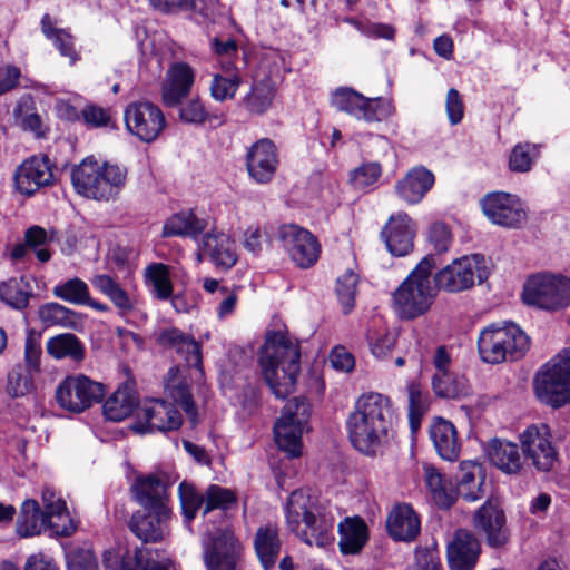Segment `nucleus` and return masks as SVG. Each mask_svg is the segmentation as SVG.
<instances>
[{
	"label": "nucleus",
	"instance_id": "obj_1",
	"mask_svg": "<svg viewBox=\"0 0 570 570\" xmlns=\"http://www.w3.org/2000/svg\"><path fill=\"white\" fill-rule=\"evenodd\" d=\"M394 419L387 396L374 392L361 395L346 422L351 443L368 456L382 453L389 443Z\"/></svg>",
	"mask_w": 570,
	"mask_h": 570
},
{
	"label": "nucleus",
	"instance_id": "obj_2",
	"mask_svg": "<svg viewBox=\"0 0 570 570\" xmlns=\"http://www.w3.org/2000/svg\"><path fill=\"white\" fill-rule=\"evenodd\" d=\"M301 347L288 333H268L261 348L259 364L263 376L272 393L284 399L295 387L301 371Z\"/></svg>",
	"mask_w": 570,
	"mask_h": 570
},
{
	"label": "nucleus",
	"instance_id": "obj_3",
	"mask_svg": "<svg viewBox=\"0 0 570 570\" xmlns=\"http://www.w3.org/2000/svg\"><path fill=\"white\" fill-rule=\"evenodd\" d=\"M128 178L126 166L99 161L94 156L83 158L71 169V184L76 193L97 202H115L124 190Z\"/></svg>",
	"mask_w": 570,
	"mask_h": 570
},
{
	"label": "nucleus",
	"instance_id": "obj_4",
	"mask_svg": "<svg viewBox=\"0 0 570 570\" xmlns=\"http://www.w3.org/2000/svg\"><path fill=\"white\" fill-rule=\"evenodd\" d=\"M285 519L288 530L308 546L324 548L334 540V518L326 514L316 499L302 489L288 497Z\"/></svg>",
	"mask_w": 570,
	"mask_h": 570
},
{
	"label": "nucleus",
	"instance_id": "obj_5",
	"mask_svg": "<svg viewBox=\"0 0 570 570\" xmlns=\"http://www.w3.org/2000/svg\"><path fill=\"white\" fill-rule=\"evenodd\" d=\"M435 267L434 255L425 256L393 293L394 308L402 318L414 320L430 311L438 295L432 278Z\"/></svg>",
	"mask_w": 570,
	"mask_h": 570
},
{
	"label": "nucleus",
	"instance_id": "obj_6",
	"mask_svg": "<svg viewBox=\"0 0 570 570\" xmlns=\"http://www.w3.org/2000/svg\"><path fill=\"white\" fill-rule=\"evenodd\" d=\"M528 335L514 323H493L484 327L478 338V351L483 362L499 364L518 360L529 350Z\"/></svg>",
	"mask_w": 570,
	"mask_h": 570
},
{
	"label": "nucleus",
	"instance_id": "obj_7",
	"mask_svg": "<svg viewBox=\"0 0 570 570\" xmlns=\"http://www.w3.org/2000/svg\"><path fill=\"white\" fill-rule=\"evenodd\" d=\"M522 299L539 309L562 311L570 306V278L549 272L534 274L524 284Z\"/></svg>",
	"mask_w": 570,
	"mask_h": 570
},
{
	"label": "nucleus",
	"instance_id": "obj_8",
	"mask_svg": "<svg viewBox=\"0 0 570 570\" xmlns=\"http://www.w3.org/2000/svg\"><path fill=\"white\" fill-rule=\"evenodd\" d=\"M534 389L537 397L553 407L570 402V347L541 367L534 380Z\"/></svg>",
	"mask_w": 570,
	"mask_h": 570
},
{
	"label": "nucleus",
	"instance_id": "obj_9",
	"mask_svg": "<svg viewBox=\"0 0 570 570\" xmlns=\"http://www.w3.org/2000/svg\"><path fill=\"white\" fill-rule=\"evenodd\" d=\"M309 404L304 397L289 400L274 425L275 441L289 458L302 455V435L309 419Z\"/></svg>",
	"mask_w": 570,
	"mask_h": 570
},
{
	"label": "nucleus",
	"instance_id": "obj_10",
	"mask_svg": "<svg viewBox=\"0 0 570 570\" xmlns=\"http://www.w3.org/2000/svg\"><path fill=\"white\" fill-rule=\"evenodd\" d=\"M488 276L489 269L484 256L474 254L452 261L435 274L433 281L438 291L459 293L473 287L475 281L484 282Z\"/></svg>",
	"mask_w": 570,
	"mask_h": 570
},
{
	"label": "nucleus",
	"instance_id": "obj_11",
	"mask_svg": "<svg viewBox=\"0 0 570 570\" xmlns=\"http://www.w3.org/2000/svg\"><path fill=\"white\" fill-rule=\"evenodd\" d=\"M106 394L102 383L83 374L65 377L56 389L57 404L65 411L79 414L101 402Z\"/></svg>",
	"mask_w": 570,
	"mask_h": 570
},
{
	"label": "nucleus",
	"instance_id": "obj_12",
	"mask_svg": "<svg viewBox=\"0 0 570 570\" xmlns=\"http://www.w3.org/2000/svg\"><path fill=\"white\" fill-rule=\"evenodd\" d=\"M207 570H240L243 547L229 529L207 533L202 540Z\"/></svg>",
	"mask_w": 570,
	"mask_h": 570
},
{
	"label": "nucleus",
	"instance_id": "obj_13",
	"mask_svg": "<svg viewBox=\"0 0 570 570\" xmlns=\"http://www.w3.org/2000/svg\"><path fill=\"white\" fill-rule=\"evenodd\" d=\"M332 105L358 120L366 122L382 121L394 112L389 100L366 98L350 88H340L332 96Z\"/></svg>",
	"mask_w": 570,
	"mask_h": 570
},
{
	"label": "nucleus",
	"instance_id": "obj_14",
	"mask_svg": "<svg viewBox=\"0 0 570 570\" xmlns=\"http://www.w3.org/2000/svg\"><path fill=\"white\" fill-rule=\"evenodd\" d=\"M126 129L139 140H156L166 127V117L161 109L150 101L129 104L124 112Z\"/></svg>",
	"mask_w": 570,
	"mask_h": 570
},
{
	"label": "nucleus",
	"instance_id": "obj_15",
	"mask_svg": "<svg viewBox=\"0 0 570 570\" xmlns=\"http://www.w3.org/2000/svg\"><path fill=\"white\" fill-rule=\"evenodd\" d=\"M474 530L484 537L485 543L493 549L507 546L511 538L507 515L500 502L488 499L472 517Z\"/></svg>",
	"mask_w": 570,
	"mask_h": 570
},
{
	"label": "nucleus",
	"instance_id": "obj_16",
	"mask_svg": "<svg viewBox=\"0 0 570 570\" xmlns=\"http://www.w3.org/2000/svg\"><path fill=\"white\" fill-rule=\"evenodd\" d=\"M481 207L487 218L495 225L519 228L527 220V213L520 198L515 195L494 191L481 199Z\"/></svg>",
	"mask_w": 570,
	"mask_h": 570
},
{
	"label": "nucleus",
	"instance_id": "obj_17",
	"mask_svg": "<svg viewBox=\"0 0 570 570\" xmlns=\"http://www.w3.org/2000/svg\"><path fill=\"white\" fill-rule=\"evenodd\" d=\"M137 419L132 430L140 434L174 431L183 423L181 415L175 406L163 400L145 401L138 407Z\"/></svg>",
	"mask_w": 570,
	"mask_h": 570
},
{
	"label": "nucleus",
	"instance_id": "obj_18",
	"mask_svg": "<svg viewBox=\"0 0 570 570\" xmlns=\"http://www.w3.org/2000/svg\"><path fill=\"white\" fill-rule=\"evenodd\" d=\"M520 442L524 455L531 460L532 465L538 471L548 472L553 468L558 453L552 445L548 425L528 426L520 434Z\"/></svg>",
	"mask_w": 570,
	"mask_h": 570
},
{
	"label": "nucleus",
	"instance_id": "obj_19",
	"mask_svg": "<svg viewBox=\"0 0 570 570\" xmlns=\"http://www.w3.org/2000/svg\"><path fill=\"white\" fill-rule=\"evenodd\" d=\"M278 149L269 138L254 142L246 153V170L252 180L259 185L269 184L278 169Z\"/></svg>",
	"mask_w": 570,
	"mask_h": 570
},
{
	"label": "nucleus",
	"instance_id": "obj_20",
	"mask_svg": "<svg viewBox=\"0 0 570 570\" xmlns=\"http://www.w3.org/2000/svg\"><path fill=\"white\" fill-rule=\"evenodd\" d=\"M279 238L297 266L307 268L317 262L321 245L308 230L297 225H285L279 230Z\"/></svg>",
	"mask_w": 570,
	"mask_h": 570
},
{
	"label": "nucleus",
	"instance_id": "obj_21",
	"mask_svg": "<svg viewBox=\"0 0 570 570\" xmlns=\"http://www.w3.org/2000/svg\"><path fill=\"white\" fill-rule=\"evenodd\" d=\"M153 338L158 346L175 351L188 366L203 373L202 348L191 335L174 326H164L154 331Z\"/></svg>",
	"mask_w": 570,
	"mask_h": 570
},
{
	"label": "nucleus",
	"instance_id": "obj_22",
	"mask_svg": "<svg viewBox=\"0 0 570 570\" xmlns=\"http://www.w3.org/2000/svg\"><path fill=\"white\" fill-rule=\"evenodd\" d=\"M53 179L52 164L47 155L30 157L18 167L14 175L17 189L28 196L52 185Z\"/></svg>",
	"mask_w": 570,
	"mask_h": 570
},
{
	"label": "nucleus",
	"instance_id": "obj_23",
	"mask_svg": "<svg viewBox=\"0 0 570 570\" xmlns=\"http://www.w3.org/2000/svg\"><path fill=\"white\" fill-rule=\"evenodd\" d=\"M481 553L479 539L466 529H458L448 543L450 570H473Z\"/></svg>",
	"mask_w": 570,
	"mask_h": 570
},
{
	"label": "nucleus",
	"instance_id": "obj_24",
	"mask_svg": "<svg viewBox=\"0 0 570 570\" xmlns=\"http://www.w3.org/2000/svg\"><path fill=\"white\" fill-rule=\"evenodd\" d=\"M171 510L136 512L129 521L131 532L145 543H157L169 534Z\"/></svg>",
	"mask_w": 570,
	"mask_h": 570
},
{
	"label": "nucleus",
	"instance_id": "obj_25",
	"mask_svg": "<svg viewBox=\"0 0 570 570\" xmlns=\"http://www.w3.org/2000/svg\"><path fill=\"white\" fill-rule=\"evenodd\" d=\"M415 232V223L406 213L400 212L389 218L382 237L392 255L405 256L413 248Z\"/></svg>",
	"mask_w": 570,
	"mask_h": 570
},
{
	"label": "nucleus",
	"instance_id": "obj_26",
	"mask_svg": "<svg viewBox=\"0 0 570 570\" xmlns=\"http://www.w3.org/2000/svg\"><path fill=\"white\" fill-rule=\"evenodd\" d=\"M195 81L193 68L185 62H175L167 70L161 83V99L167 107H177L191 91Z\"/></svg>",
	"mask_w": 570,
	"mask_h": 570
},
{
	"label": "nucleus",
	"instance_id": "obj_27",
	"mask_svg": "<svg viewBox=\"0 0 570 570\" xmlns=\"http://www.w3.org/2000/svg\"><path fill=\"white\" fill-rule=\"evenodd\" d=\"M203 257L209 258L219 268L229 269L237 262L235 243L222 232H208L199 245L198 261Z\"/></svg>",
	"mask_w": 570,
	"mask_h": 570
},
{
	"label": "nucleus",
	"instance_id": "obj_28",
	"mask_svg": "<svg viewBox=\"0 0 570 570\" xmlns=\"http://www.w3.org/2000/svg\"><path fill=\"white\" fill-rule=\"evenodd\" d=\"M386 529L393 540L411 542L420 533L421 521L410 504L401 503L395 505L389 513Z\"/></svg>",
	"mask_w": 570,
	"mask_h": 570
},
{
	"label": "nucleus",
	"instance_id": "obj_29",
	"mask_svg": "<svg viewBox=\"0 0 570 570\" xmlns=\"http://www.w3.org/2000/svg\"><path fill=\"white\" fill-rule=\"evenodd\" d=\"M135 500L147 510H170L167 483L157 475L138 476L131 487Z\"/></svg>",
	"mask_w": 570,
	"mask_h": 570
},
{
	"label": "nucleus",
	"instance_id": "obj_30",
	"mask_svg": "<svg viewBox=\"0 0 570 570\" xmlns=\"http://www.w3.org/2000/svg\"><path fill=\"white\" fill-rule=\"evenodd\" d=\"M435 181L432 171L425 167H414L395 184L397 196L410 205L420 203Z\"/></svg>",
	"mask_w": 570,
	"mask_h": 570
},
{
	"label": "nucleus",
	"instance_id": "obj_31",
	"mask_svg": "<svg viewBox=\"0 0 570 570\" xmlns=\"http://www.w3.org/2000/svg\"><path fill=\"white\" fill-rule=\"evenodd\" d=\"M489 461L505 474H518L523 466L519 446L508 440L494 438L484 445Z\"/></svg>",
	"mask_w": 570,
	"mask_h": 570
},
{
	"label": "nucleus",
	"instance_id": "obj_32",
	"mask_svg": "<svg viewBox=\"0 0 570 570\" xmlns=\"http://www.w3.org/2000/svg\"><path fill=\"white\" fill-rule=\"evenodd\" d=\"M275 96L276 85L272 77L266 73H256L250 89L244 96L242 102L249 114L263 115L272 107Z\"/></svg>",
	"mask_w": 570,
	"mask_h": 570
},
{
	"label": "nucleus",
	"instance_id": "obj_33",
	"mask_svg": "<svg viewBox=\"0 0 570 570\" xmlns=\"http://www.w3.org/2000/svg\"><path fill=\"white\" fill-rule=\"evenodd\" d=\"M430 438L438 454L446 461L458 460L461 451V442L455 426L442 417L434 420L430 428Z\"/></svg>",
	"mask_w": 570,
	"mask_h": 570
},
{
	"label": "nucleus",
	"instance_id": "obj_34",
	"mask_svg": "<svg viewBox=\"0 0 570 570\" xmlns=\"http://www.w3.org/2000/svg\"><path fill=\"white\" fill-rule=\"evenodd\" d=\"M51 523H55V520L41 510L36 500L29 499L21 505V511L16 524L17 533L21 538L39 535L47 529L51 531Z\"/></svg>",
	"mask_w": 570,
	"mask_h": 570
},
{
	"label": "nucleus",
	"instance_id": "obj_35",
	"mask_svg": "<svg viewBox=\"0 0 570 570\" xmlns=\"http://www.w3.org/2000/svg\"><path fill=\"white\" fill-rule=\"evenodd\" d=\"M340 551L343 554H357L368 540V529L360 517H347L338 524Z\"/></svg>",
	"mask_w": 570,
	"mask_h": 570
},
{
	"label": "nucleus",
	"instance_id": "obj_36",
	"mask_svg": "<svg viewBox=\"0 0 570 570\" xmlns=\"http://www.w3.org/2000/svg\"><path fill=\"white\" fill-rule=\"evenodd\" d=\"M41 498L45 507L43 511L55 520V523H51V532L58 537L71 535L76 527L69 515L66 502L49 488L42 491Z\"/></svg>",
	"mask_w": 570,
	"mask_h": 570
},
{
	"label": "nucleus",
	"instance_id": "obj_37",
	"mask_svg": "<svg viewBox=\"0 0 570 570\" xmlns=\"http://www.w3.org/2000/svg\"><path fill=\"white\" fill-rule=\"evenodd\" d=\"M90 282L95 288L110 299L120 317H127L136 309L137 299L131 297L111 276L96 275Z\"/></svg>",
	"mask_w": 570,
	"mask_h": 570
},
{
	"label": "nucleus",
	"instance_id": "obj_38",
	"mask_svg": "<svg viewBox=\"0 0 570 570\" xmlns=\"http://www.w3.org/2000/svg\"><path fill=\"white\" fill-rule=\"evenodd\" d=\"M254 547L264 569L273 568L282 547L277 525L268 523L259 527L255 534Z\"/></svg>",
	"mask_w": 570,
	"mask_h": 570
},
{
	"label": "nucleus",
	"instance_id": "obj_39",
	"mask_svg": "<svg viewBox=\"0 0 570 570\" xmlns=\"http://www.w3.org/2000/svg\"><path fill=\"white\" fill-rule=\"evenodd\" d=\"M137 396L134 389L125 383L105 401L102 411L107 420L120 422L128 417L137 407Z\"/></svg>",
	"mask_w": 570,
	"mask_h": 570
},
{
	"label": "nucleus",
	"instance_id": "obj_40",
	"mask_svg": "<svg viewBox=\"0 0 570 570\" xmlns=\"http://www.w3.org/2000/svg\"><path fill=\"white\" fill-rule=\"evenodd\" d=\"M206 227L207 222L197 217L194 212H180L166 220L163 227V236H184L196 239Z\"/></svg>",
	"mask_w": 570,
	"mask_h": 570
},
{
	"label": "nucleus",
	"instance_id": "obj_41",
	"mask_svg": "<svg viewBox=\"0 0 570 570\" xmlns=\"http://www.w3.org/2000/svg\"><path fill=\"white\" fill-rule=\"evenodd\" d=\"M47 353L55 360L69 358L81 362L86 355L83 343L72 333H61L50 337L46 343Z\"/></svg>",
	"mask_w": 570,
	"mask_h": 570
},
{
	"label": "nucleus",
	"instance_id": "obj_42",
	"mask_svg": "<svg viewBox=\"0 0 570 570\" xmlns=\"http://www.w3.org/2000/svg\"><path fill=\"white\" fill-rule=\"evenodd\" d=\"M222 70L223 73L213 76L209 85L210 96L218 102L233 99L242 82L234 62L223 63Z\"/></svg>",
	"mask_w": 570,
	"mask_h": 570
},
{
	"label": "nucleus",
	"instance_id": "obj_43",
	"mask_svg": "<svg viewBox=\"0 0 570 570\" xmlns=\"http://www.w3.org/2000/svg\"><path fill=\"white\" fill-rule=\"evenodd\" d=\"M424 480L435 504L442 509H449L454 501V495L452 484L445 475L436 468L425 465Z\"/></svg>",
	"mask_w": 570,
	"mask_h": 570
},
{
	"label": "nucleus",
	"instance_id": "obj_44",
	"mask_svg": "<svg viewBox=\"0 0 570 570\" xmlns=\"http://www.w3.org/2000/svg\"><path fill=\"white\" fill-rule=\"evenodd\" d=\"M31 295L32 287L24 276L10 278L0 285L1 301L16 309L26 308Z\"/></svg>",
	"mask_w": 570,
	"mask_h": 570
},
{
	"label": "nucleus",
	"instance_id": "obj_45",
	"mask_svg": "<svg viewBox=\"0 0 570 570\" xmlns=\"http://www.w3.org/2000/svg\"><path fill=\"white\" fill-rule=\"evenodd\" d=\"M146 284L151 294L159 301H167L173 296L170 269L163 263H153L145 269Z\"/></svg>",
	"mask_w": 570,
	"mask_h": 570
},
{
	"label": "nucleus",
	"instance_id": "obj_46",
	"mask_svg": "<svg viewBox=\"0 0 570 570\" xmlns=\"http://www.w3.org/2000/svg\"><path fill=\"white\" fill-rule=\"evenodd\" d=\"M432 387L438 396L444 399H459L470 392L466 379L451 372L445 373V375L433 376Z\"/></svg>",
	"mask_w": 570,
	"mask_h": 570
},
{
	"label": "nucleus",
	"instance_id": "obj_47",
	"mask_svg": "<svg viewBox=\"0 0 570 570\" xmlns=\"http://www.w3.org/2000/svg\"><path fill=\"white\" fill-rule=\"evenodd\" d=\"M367 342L373 355L382 358L393 348L395 336L386 328L381 318H375L367 331Z\"/></svg>",
	"mask_w": 570,
	"mask_h": 570
},
{
	"label": "nucleus",
	"instance_id": "obj_48",
	"mask_svg": "<svg viewBox=\"0 0 570 570\" xmlns=\"http://www.w3.org/2000/svg\"><path fill=\"white\" fill-rule=\"evenodd\" d=\"M179 106L178 116L179 119L185 124L203 125L214 120L218 122L223 121V115L210 112L205 107L204 102L197 97L191 98L185 104H180Z\"/></svg>",
	"mask_w": 570,
	"mask_h": 570
},
{
	"label": "nucleus",
	"instance_id": "obj_49",
	"mask_svg": "<svg viewBox=\"0 0 570 570\" xmlns=\"http://www.w3.org/2000/svg\"><path fill=\"white\" fill-rule=\"evenodd\" d=\"M485 475L483 468L475 461H462L458 476V494L465 501L473 502L478 500V491H469L466 484L469 482L484 481Z\"/></svg>",
	"mask_w": 570,
	"mask_h": 570
},
{
	"label": "nucleus",
	"instance_id": "obj_50",
	"mask_svg": "<svg viewBox=\"0 0 570 570\" xmlns=\"http://www.w3.org/2000/svg\"><path fill=\"white\" fill-rule=\"evenodd\" d=\"M38 317L46 327H70L75 324V312L59 303H46L38 309Z\"/></svg>",
	"mask_w": 570,
	"mask_h": 570
},
{
	"label": "nucleus",
	"instance_id": "obj_51",
	"mask_svg": "<svg viewBox=\"0 0 570 570\" xmlns=\"http://www.w3.org/2000/svg\"><path fill=\"white\" fill-rule=\"evenodd\" d=\"M205 505L203 514L206 515L213 510L226 511L237 503L236 493L218 484H210L205 490Z\"/></svg>",
	"mask_w": 570,
	"mask_h": 570
},
{
	"label": "nucleus",
	"instance_id": "obj_52",
	"mask_svg": "<svg viewBox=\"0 0 570 570\" xmlns=\"http://www.w3.org/2000/svg\"><path fill=\"white\" fill-rule=\"evenodd\" d=\"M382 175V166L376 161L364 163L350 173L348 181L360 191H368Z\"/></svg>",
	"mask_w": 570,
	"mask_h": 570
},
{
	"label": "nucleus",
	"instance_id": "obj_53",
	"mask_svg": "<svg viewBox=\"0 0 570 570\" xmlns=\"http://www.w3.org/2000/svg\"><path fill=\"white\" fill-rule=\"evenodd\" d=\"M56 297L75 305H83L88 302V285L80 278L75 277L53 287Z\"/></svg>",
	"mask_w": 570,
	"mask_h": 570
},
{
	"label": "nucleus",
	"instance_id": "obj_54",
	"mask_svg": "<svg viewBox=\"0 0 570 570\" xmlns=\"http://www.w3.org/2000/svg\"><path fill=\"white\" fill-rule=\"evenodd\" d=\"M183 515L189 524L197 512L205 505V493L198 492L194 485L181 482L178 488Z\"/></svg>",
	"mask_w": 570,
	"mask_h": 570
},
{
	"label": "nucleus",
	"instance_id": "obj_55",
	"mask_svg": "<svg viewBox=\"0 0 570 570\" xmlns=\"http://www.w3.org/2000/svg\"><path fill=\"white\" fill-rule=\"evenodd\" d=\"M539 156L537 145L530 142L518 144L513 147L509 157V168L514 173L529 171Z\"/></svg>",
	"mask_w": 570,
	"mask_h": 570
},
{
	"label": "nucleus",
	"instance_id": "obj_56",
	"mask_svg": "<svg viewBox=\"0 0 570 570\" xmlns=\"http://www.w3.org/2000/svg\"><path fill=\"white\" fill-rule=\"evenodd\" d=\"M53 237V232L48 233L40 226H31L26 230L24 242L27 246L35 252L38 261L46 263L51 258V253L47 248V245Z\"/></svg>",
	"mask_w": 570,
	"mask_h": 570
},
{
	"label": "nucleus",
	"instance_id": "obj_57",
	"mask_svg": "<svg viewBox=\"0 0 570 570\" xmlns=\"http://www.w3.org/2000/svg\"><path fill=\"white\" fill-rule=\"evenodd\" d=\"M358 275L353 269H347L336 281V295L345 314L354 307Z\"/></svg>",
	"mask_w": 570,
	"mask_h": 570
},
{
	"label": "nucleus",
	"instance_id": "obj_58",
	"mask_svg": "<svg viewBox=\"0 0 570 570\" xmlns=\"http://www.w3.org/2000/svg\"><path fill=\"white\" fill-rule=\"evenodd\" d=\"M165 389L173 401L183 407L191 424L195 425L198 421L197 410L195 407L188 386L181 382H168Z\"/></svg>",
	"mask_w": 570,
	"mask_h": 570
},
{
	"label": "nucleus",
	"instance_id": "obj_59",
	"mask_svg": "<svg viewBox=\"0 0 570 570\" xmlns=\"http://www.w3.org/2000/svg\"><path fill=\"white\" fill-rule=\"evenodd\" d=\"M33 390L31 372L21 367L13 368L8 374L7 393L11 397H21Z\"/></svg>",
	"mask_w": 570,
	"mask_h": 570
},
{
	"label": "nucleus",
	"instance_id": "obj_60",
	"mask_svg": "<svg viewBox=\"0 0 570 570\" xmlns=\"http://www.w3.org/2000/svg\"><path fill=\"white\" fill-rule=\"evenodd\" d=\"M426 411V399L416 385L409 386V417L412 430L420 425L421 417Z\"/></svg>",
	"mask_w": 570,
	"mask_h": 570
},
{
	"label": "nucleus",
	"instance_id": "obj_61",
	"mask_svg": "<svg viewBox=\"0 0 570 570\" xmlns=\"http://www.w3.org/2000/svg\"><path fill=\"white\" fill-rule=\"evenodd\" d=\"M42 347L40 338L30 334L24 343V362L27 371L31 373H39L41 370Z\"/></svg>",
	"mask_w": 570,
	"mask_h": 570
},
{
	"label": "nucleus",
	"instance_id": "obj_62",
	"mask_svg": "<svg viewBox=\"0 0 570 570\" xmlns=\"http://www.w3.org/2000/svg\"><path fill=\"white\" fill-rule=\"evenodd\" d=\"M68 570H98V561L90 550L80 549L68 557Z\"/></svg>",
	"mask_w": 570,
	"mask_h": 570
},
{
	"label": "nucleus",
	"instance_id": "obj_63",
	"mask_svg": "<svg viewBox=\"0 0 570 570\" xmlns=\"http://www.w3.org/2000/svg\"><path fill=\"white\" fill-rule=\"evenodd\" d=\"M446 115L450 124L455 126L460 124L464 116V105L460 92L451 88L446 94L445 101Z\"/></svg>",
	"mask_w": 570,
	"mask_h": 570
},
{
	"label": "nucleus",
	"instance_id": "obj_64",
	"mask_svg": "<svg viewBox=\"0 0 570 570\" xmlns=\"http://www.w3.org/2000/svg\"><path fill=\"white\" fill-rule=\"evenodd\" d=\"M50 40L53 41L55 47L59 50L60 55L70 59V63H75L80 59L75 49L73 37L65 29H59L57 35Z\"/></svg>",
	"mask_w": 570,
	"mask_h": 570
}]
</instances>
